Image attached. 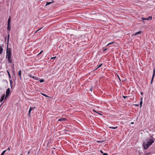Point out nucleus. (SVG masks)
I'll use <instances>...</instances> for the list:
<instances>
[{
	"label": "nucleus",
	"instance_id": "nucleus-5",
	"mask_svg": "<svg viewBox=\"0 0 155 155\" xmlns=\"http://www.w3.org/2000/svg\"><path fill=\"white\" fill-rule=\"evenodd\" d=\"M141 32V31H139L133 35L132 36L136 35L137 34H140Z\"/></svg>",
	"mask_w": 155,
	"mask_h": 155
},
{
	"label": "nucleus",
	"instance_id": "nucleus-31",
	"mask_svg": "<svg viewBox=\"0 0 155 155\" xmlns=\"http://www.w3.org/2000/svg\"><path fill=\"white\" fill-rule=\"evenodd\" d=\"M30 113H31V112H29V111L28 114V116H30Z\"/></svg>",
	"mask_w": 155,
	"mask_h": 155
},
{
	"label": "nucleus",
	"instance_id": "nucleus-13",
	"mask_svg": "<svg viewBox=\"0 0 155 155\" xmlns=\"http://www.w3.org/2000/svg\"><path fill=\"white\" fill-rule=\"evenodd\" d=\"M52 3V2H46V4L45 5V6H46V5H50Z\"/></svg>",
	"mask_w": 155,
	"mask_h": 155
},
{
	"label": "nucleus",
	"instance_id": "nucleus-12",
	"mask_svg": "<svg viewBox=\"0 0 155 155\" xmlns=\"http://www.w3.org/2000/svg\"><path fill=\"white\" fill-rule=\"evenodd\" d=\"M35 108V107H30L29 111V112H31V111L32 110H33Z\"/></svg>",
	"mask_w": 155,
	"mask_h": 155
},
{
	"label": "nucleus",
	"instance_id": "nucleus-32",
	"mask_svg": "<svg viewBox=\"0 0 155 155\" xmlns=\"http://www.w3.org/2000/svg\"><path fill=\"white\" fill-rule=\"evenodd\" d=\"M43 51H41L40 52V53H39V54H41Z\"/></svg>",
	"mask_w": 155,
	"mask_h": 155
},
{
	"label": "nucleus",
	"instance_id": "nucleus-14",
	"mask_svg": "<svg viewBox=\"0 0 155 155\" xmlns=\"http://www.w3.org/2000/svg\"><path fill=\"white\" fill-rule=\"evenodd\" d=\"M141 101H140V107H141L142 105V103H143L142 101V97H141Z\"/></svg>",
	"mask_w": 155,
	"mask_h": 155
},
{
	"label": "nucleus",
	"instance_id": "nucleus-29",
	"mask_svg": "<svg viewBox=\"0 0 155 155\" xmlns=\"http://www.w3.org/2000/svg\"><path fill=\"white\" fill-rule=\"evenodd\" d=\"M42 29V28H40V29H38V30H37V31H35V33H36L38 31H39V30H40V29Z\"/></svg>",
	"mask_w": 155,
	"mask_h": 155
},
{
	"label": "nucleus",
	"instance_id": "nucleus-3",
	"mask_svg": "<svg viewBox=\"0 0 155 155\" xmlns=\"http://www.w3.org/2000/svg\"><path fill=\"white\" fill-rule=\"evenodd\" d=\"M8 47V46H7V48ZM11 51L9 49L8 50V48H7V51H6V58H9L11 57Z\"/></svg>",
	"mask_w": 155,
	"mask_h": 155
},
{
	"label": "nucleus",
	"instance_id": "nucleus-4",
	"mask_svg": "<svg viewBox=\"0 0 155 155\" xmlns=\"http://www.w3.org/2000/svg\"><path fill=\"white\" fill-rule=\"evenodd\" d=\"M10 90L9 88H8L6 91V95L5 98V99H6L9 95Z\"/></svg>",
	"mask_w": 155,
	"mask_h": 155
},
{
	"label": "nucleus",
	"instance_id": "nucleus-10",
	"mask_svg": "<svg viewBox=\"0 0 155 155\" xmlns=\"http://www.w3.org/2000/svg\"><path fill=\"white\" fill-rule=\"evenodd\" d=\"M8 58V62L9 63H11L12 61L11 60V57H9V58Z\"/></svg>",
	"mask_w": 155,
	"mask_h": 155
},
{
	"label": "nucleus",
	"instance_id": "nucleus-21",
	"mask_svg": "<svg viewBox=\"0 0 155 155\" xmlns=\"http://www.w3.org/2000/svg\"><path fill=\"white\" fill-rule=\"evenodd\" d=\"M40 82H41V83H42V82H44V80H43V79H41L40 80Z\"/></svg>",
	"mask_w": 155,
	"mask_h": 155
},
{
	"label": "nucleus",
	"instance_id": "nucleus-17",
	"mask_svg": "<svg viewBox=\"0 0 155 155\" xmlns=\"http://www.w3.org/2000/svg\"><path fill=\"white\" fill-rule=\"evenodd\" d=\"M9 38V34H8V42H7L8 45V43Z\"/></svg>",
	"mask_w": 155,
	"mask_h": 155
},
{
	"label": "nucleus",
	"instance_id": "nucleus-36",
	"mask_svg": "<svg viewBox=\"0 0 155 155\" xmlns=\"http://www.w3.org/2000/svg\"><path fill=\"white\" fill-rule=\"evenodd\" d=\"M140 94H141V95H143V92H140Z\"/></svg>",
	"mask_w": 155,
	"mask_h": 155
},
{
	"label": "nucleus",
	"instance_id": "nucleus-33",
	"mask_svg": "<svg viewBox=\"0 0 155 155\" xmlns=\"http://www.w3.org/2000/svg\"><path fill=\"white\" fill-rule=\"evenodd\" d=\"M153 77H152V78L151 80V84L152 83V81H153Z\"/></svg>",
	"mask_w": 155,
	"mask_h": 155
},
{
	"label": "nucleus",
	"instance_id": "nucleus-11",
	"mask_svg": "<svg viewBox=\"0 0 155 155\" xmlns=\"http://www.w3.org/2000/svg\"><path fill=\"white\" fill-rule=\"evenodd\" d=\"M155 75V70L154 69L153 71V78H154Z\"/></svg>",
	"mask_w": 155,
	"mask_h": 155
},
{
	"label": "nucleus",
	"instance_id": "nucleus-43",
	"mask_svg": "<svg viewBox=\"0 0 155 155\" xmlns=\"http://www.w3.org/2000/svg\"><path fill=\"white\" fill-rule=\"evenodd\" d=\"M29 152H28V154H29Z\"/></svg>",
	"mask_w": 155,
	"mask_h": 155
},
{
	"label": "nucleus",
	"instance_id": "nucleus-39",
	"mask_svg": "<svg viewBox=\"0 0 155 155\" xmlns=\"http://www.w3.org/2000/svg\"><path fill=\"white\" fill-rule=\"evenodd\" d=\"M134 124V122H131V124Z\"/></svg>",
	"mask_w": 155,
	"mask_h": 155
},
{
	"label": "nucleus",
	"instance_id": "nucleus-18",
	"mask_svg": "<svg viewBox=\"0 0 155 155\" xmlns=\"http://www.w3.org/2000/svg\"><path fill=\"white\" fill-rule=\"evenodd\" d=\"M6 151V150H5L4 151H3L2 152V153L1 154V155H4V154L5 153V152Z\"/></svg>",
	"mask_w": 155,
	"mask_h": 155
},
{
	"label": "nucleus",
	"instance_id": "nucleus-7",
	"mask_svg": "<svg viewBox=\"0 0 155 155\" xmlns=\"http://www.w3.org/2000/svg\"><path fill=\"white\" fill-rule=\"evenodd\" d=\"M5 97V94H4L1 97V98L0 100V101L2 102L4 99Z\"/></svg>",
	"mask_w": 155,
	"mask_h": 155
},
{
	"label": "nucleus",
	"instance_id": "nucleus-20",
	"mask_svg": "<svg viewBox=\"0 0 155 155\" xmlns=\"http://www.w3.org/2000/svg\"><path fill=\"white\" fill-rule=\"evenodd\" d=\"M7 72L8 73V74L9 76V78H10L11 77V75H10V74L9 72L8 71H7Z\"/></svg>",
	"mask_w": 155,
	"mask_h": 155
},
{
	"label": "nucleus",
	"instance_id": "nucleus-35",
	"mask_svg": "<svg viewBox=\"0 0 155 155\" xmlns=\"http://www.w3.org/2000/svg\"><path fill=\"white\" fill-rule=\"evenodd\" d=\"M107 50V48H106L104 50V51H106Z\"/></svg>",
	"mask_w": 155,
	"mask_h": 155
},
{
	"label": "nucleus",
	"instance_id": "nucleus-41",
	"mask_svg": "<svg viewBox=\"0 0 155 155\" xmlns=\"http://www.w3.org/2000/svg\"><path fill=\"white\" fill-rule=\"evenodd\" d=\"M143 19H145V18H143Z\"/></svg>",
	"mask_w": 155,
	"mask_h": 155
},
{
	"label": "nucleus",
	"instance_id": "nucleus-28",
	"mask_svg": "<svg viewBox=\"0 0 155 155\" xmlns=\"http://www.w3.org/2000/svg\"><path fill=\"white\" fill-rule=\"evenodd\" d=\"M100 152H101V153L103 154L104 153L103 151L102 150H100Z\"/></svg>",
	"mask_w": 155,
	"mask_h": 155
},
{
	"label": "nucleus",
	"instance_id": "nucleus-38",
	"mask_svg": "<svg viewBox=\"0 0 155 155\" xmlns=\"http://www.w3.org/2000/svg\"><path fill=\"white\" fill-rule=\"evenodd\" d=\"M51 0V2H52V3L54 2L53 0Z\"/></svg>",
	"mask_w": 155,
	"mask_h": 155
},
{
	"label": "nucleus",
	"instance_id": "nucleus-45",
	"mask_svg": "<svg viewBox=\"0 0 155 155\" xmlns=\"http://www.w3.org/2000/svg\"><path fill=\"white\" fill-rule=\"evenodd\" d=\"M6 37H5V40L6 39Z\"/></svg>",
	"mask_w": 155,
	"mask_h": 155
},
{
	"label": "nucleus",
	"instance_id": "nucleus-24",
	"mask_svg": "<svg viewBox=\"0 0 155 155\" xmlns=\"http://www.w3.org/2000/svg\"><path fill=\"white\" fill-rule=\"evenodd\" d=\"M42 94L43 95V96H45V97H48V96H47V95H46V94Z\"/></svg>",
	"mask_w": 155,
	"mask_h": 155
},
{
	"label": "nucleus",
	"instance_id": "nucleus-8",
	"mask_svg": "<svg viewBox=\"0 0 155 155\" xmlns=\"http://www.w3.org/2000/svg\"><path fill=\"white\" fill-rule=\"evenodd\" d=\"M3 51V49L2 47L0 45V54H1Z\"/></svg>",
	"mask_w": 155,
	"mask_h": 155
},
{
	"label": "nucleus",
	"instance_id": "nucleus-34",
	"mask_svg": "<svg viewBox=\"0 0 155 155\" xmlns=\"http://www.w3.org/2000/svg\"><path fill=\"white\" fill-rule=\"evenodd\" d=\"M123 97L124 98H126V97H127V96H123Z\"/></svg>",
	"mask_w": 155,
	"mask_h": 155
},
{
	"label": "nucleus",
	"instance_id": "nucleus-22",
	"mask_svg": "<svg viewBox=\"0 0 155 155\" xmlns=\"http://www.w3.org/2000/svg\"><path fill=\"white\" fill-rule=\"evenodd\" d=\"M113 43H114V42H111V43H108V44H107V46H108V45H111V44H113Z\"/></svg>",
	"mask_w": 155,
	"mask_h": 155
},
{
	"label": "nucleus",
	"instance_id": "nucleus-37",
	"mask_svg": "<svg viewBox=\"0 0 155 155\" xmlns=\"http://www.w3.org/2000/svg\"><path fill=\"white\" fill-rule=\"evenodd\" d=\"M118 78H119V80H120V78H119V76H118Z\"/></svg>",
	"mask_w": 155,
	"mask_h": 155
},
{
	"label": "nucleus",
	"instance_id": "nucleus-44",
	"mask_svg": "<svg viewBox=\"0 0 155 155\" xmlns=\"http://www.w3.org/2000/svg\"><path fill=\"white\" fill-rule=\"evenodd\" d=\"M20 155H23V154H21Z\"/></svg>",
	"mask_w": 155,
	"mask_h": 155
},
{
	"label": "nucleus",
	"instance_id": "nucleus-19",
	"mask_svg": "<svg viewBox=\"0 0 155 155\" xmlns=\"http://www.w3.org/2000/svg\"><path fill=\"white\" fill-rule=\"evenodd\" d=\"M102 64H100L98 66V67H97V68L96 69H97V68H100V67H101V66L102 65Z\"/></svg>",
	"mask_w": 155,
	"mask_h": 155
},
{
	"label": "nucleus",
	"instance_id": "nucleus-2",
	"mask_svg": "<svg viewBox=\"0 0 155 155\" xmlns=\"http://www.w3.org/2000/svg\"><path fill=\"white\" fill-rule=\"evenodd\" d=\"M11 18L9 17L8 19V27H7V30L8 31H10L11 29L10 28V21H11Z\"/></svg>",
	"mask_w": 155,
	"mask_h": 155
},
{
	"label": "nucleus",
	"instance_id": "nucleus-15",
	"mask_svg": "<svg viewBox=\"0 0 155 155\" xmlns=\"http://www.w3.org/2000/svg\"><path fill=\"white\" fill-rule=\"evenodd\" d=\"M117 127V126H116L115 127H109V128L114 129H116Z\"/></svg>",
	"mask_w": 155,
	"mask_h": 155
},
{
	"label": "nucleus",
	"instance_id": "nucleus-23",
	"mask_svg": "<svg viewBox=\"0 0 155 155\" xmlns=\"http://www.w3.org/2000/svg\"><path fill=\"white\" fill-rule=\"evenodd\" d=\"M12 80H11L10 81V84L11 87H12Z\"/></svg>",
	"mask_w": 155,
	"mask_h": 155
},
{
	"label": "nucleus",
	"instance_id": "nucleus-46",
	"mask_svg": "<svg viewBox=\"0 0 155 155\" xmlns=\"http://www.w3.org/2000/svg\"><path fill=\"white\" fill-rule=\"evenodd\" d=\"M136 105L138 106V105L136 104Z\"/></svg>",
	"mask_w": 155,
	"mask_h": 155
},
{
	"label": "nucleus",
	"instance_id": "nucleus-42",
	"mask_svg": "<svg viewBox=\"0 0 155 155\" xmlns=\"http://www.w3.org/2000/svg\"><path fill=\"white\" fill-rule=\"evenodd\" d=\"M90 90H91V91H92V89H91V88Z\"/></svg>",
	"mask_w": 155,
	"mask_h": 155
},
{
	"label": "nucleus",
	"instance_id": "nucleus-9",
	"mask_svg": "<svg viewBox=\"0 0 155 155\" xmlns=\"http://www.w3.org/2000/svg\"><path fill=\"white\" fill-rule=\"evenodd\" d=\"M66 120V119L64 118H61V119H59L58 120V121H65Z\"/></svg>",
	"mask_w": 155,
	"mask_h": 155
},
{
	"label": "nucleus",
	"instance_id": "nucleus-26",
	"mask_svg": "<svg viewBox=\"0 0 155 155\" xmlns=\"http://www.w3.org/2000/svg\"><path fill=\"white\" fill-rule=\"evenodd\" d=\"M103 155H108V154L106 153H104Z\"/></svg>",
	"mask_w": 155,
	"mask_h": 155
},
{
	"label": "nucleus",
	"instance_id": "nucleus-16",
	"mask_svg": "<svg viewBox=\"0 0 155 155\" xmlns=\"http://www.w3.org/2000/svg\"><path fill=\"white\" fill-rule=\"evenodd\" d=\"M152 18V17H149L148 18H147V19H146V20H151Z\"/></svg>",
	"mask_w": 155,
	"mask_h": 155
},
{
	"label": "nucleus",
	"instance_id": "nucleus-47",
	"mask_svg": "<svg viewBox=\"0 0 155 155\" xmlns=\"http://www.w3.org/2000/svg\"><path fill=\"white\" fill-rule=\"evenodd\" d=\"M136 105L138 106V105L136 104Z\"/></svg>",
	"mask_w": 155,
	"mask_h": 155
},
{
	"label": "nucleus",
	"instance_id": "nucleus-25",
	"mask_svg": "<svg viewBox=\"0 0 155 155\" xmlns=\"http://www.w3.org/2000/svg\"><path fill=\"white\" fill-rule=\"evenodd\" d=\"M56 58V57H52L51 58V59H55Z\"/></svg>",
	"mask_w": 155,
	"mask_h": 155
},
{
	"label": "nucleus",
	"instance_id": "nucleus-1",
	"mask_svg": "<svg viewBox=\"0 0 155 155\" xmlns=\"http://www.w3.org/2000/svg\"><path fill=\"white\" fill-rule=\"evenodd\" d=\"M154 142V141L153 139H147L146 141L143 143V145L144 149L146 150Z\"/></svg>",
	"mask_w": 155,
	"mask_h": 155
},
{
	"label": "nucleus",
	"instance_id": "nucleus-27",
	"mask_svg": "<svg viewBox=\"0 0 155 155\" xmlns=\"http://www.w3.org/2000/svg\"><path fill=\"white\" fill-rule=\"evenodd\" d=\"M93 111H94V112H96L97 113L100 115H102V114H101L100 113H98L97 112H96L95 110H93Z\"/></svg>",
	"mask_w": 155,
	"mask_h": 155
},
{
	"label": "nucleus",
	"instance_id": "nucleus-6",
	"mask_svg": "<svg viewBox=\"0 0 155 155\" xmlns=\"http://www.w3.org/2000/svg\"><path fill=\"white\" fill-rule=\"evenodd\" d=\"M18 74L19 75L20 79H21V70L19 71L18 72Z\"/></svg>",
	"mask_w": 155,
	"mask_h": 155
},
{
	"label": "nucleus",
	"instance_id": "nucleus-40",
	"mask_svg": "<svg viewBox=\"0 0 155 155\" xmlns=\"http://www.w3.org/2000/svg\"><path fill=\"white\" fill-rule=\"evenodd\" d=\"M8 150L9 151L10 150V148H8Z\"/></svg>",
	"mask_w": 155,
	"mask_h": 155
},
{
	"label": "nucleus",
	"instance_id": "nucleus-30",
	"mask_svg": "<svg viewBox=\"0 0 155 155\" xmlns=\"http://www.w3.org/2000/svg\"><path fill=\"white\" fill-rule=\"evenodd\" d=\"M30 77H31L33 78H35V77H34L32 76H31V75H30Z\"/></svg>",
	"mask_w": 155,
	"mask_h": 155
}]
</instances>
